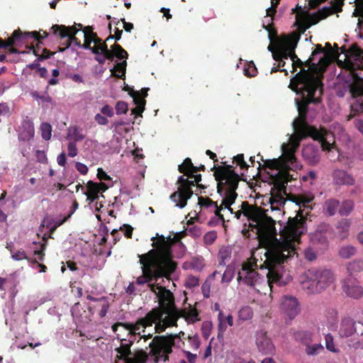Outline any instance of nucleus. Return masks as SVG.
<instances>
[{
	"label": "nucleus",
	"instance_id": "1",
	"mask_svg": "<svg viewBox=\"0 0 363 363\" xmlns=\"http://www.w3.org/2000/svg\"><path fill=\"white\" fill-rule=\"evenodd\" d=\"M293 126L294 135L290 143L282 145V155L273 160H264L262 158L264 162L263 168L278 171L274 176L270 175L273 183L270 191L271 196L269 198L272 211L280 210L286 203L284 196L286 195V185L291 180L288 171L301 168L295 156V152L301 140L311 137L320 142L323 150H330L335 144L332 133L324 128L318 130L314 126L309 125L305 119L297 117L293 122Z\"/></svg>",
	"mask_w": 363,
	"mask_h": 363
},
{
	"label": "nucleus",
	"instance_id": "2",
	"mask_svg": "<svg viewBox=\"0 0 363 363\" xmlns=\"http://www.w3.org/2000/svg\"><path fill=\"white\" fill-rule=\"evenodd\" d=\"M267 212L268 209L243 201L241 209L233 214L237 219H240L242 215L245 216L250 222L251 230H256L260 245L266 250L265 264L269 269V279L271 281H278L279 275L275 272L274 266L280 264L290 252H294V250L289 240H281L277 238L276 221Z\"/></svg>",
	"mask_w": 363,
	"mask_h": 363
},
{
	"label": "nucleus",
	"instance_id": "3",
	"mask_svg": "<svg viewBox=\"0 0 363 363\" xmlns=\"http://www.w3.org/2000/svg\"><path fill=\"white\" fill-rule=\"evenodd\" d=\"M311 56L303 62V67L290 81L289 87L300 94L301 100H296L298 118L306 120L308 105L318 104L322 101L323 84V73L330 64L328 54L321 57L317 62Z\"/></svg>",
	"mask_w": 363,
	"mask_h": 363
},
{
	"label": "nucleus",
	"instance_id": "4",
	"mask_svg": "<svg viewBox=\"0 0 363 363\" xmlns=\"http://www.w3.org/2000/svg\"><path fill=\"white\" fill-rule=\"evenodd\" d=\"M293 201L299 206L297 214L294 218H289L286 225L280 230L281 240H289L294 252H290L286 259L290 256L297 255L296 246L300 243L301 236L306 233V218L303 215V211L307 208L308 211L306 213L307 215L312 210V202L314 196L311 193H303L301 194H290L284 196L285 199Z\"/></svg>",
	"mask_w": 363,
	"mask_h": 363
},
{
	"label": "nucleus",
	"instance_id": "5",
	"mask_svg": "<svg viewBox=\"0 0 363 363\" xmlns=\"http://www.w3.org/2000/svg\"><path fill=\"white\" fill-rule=\"evenodd\" d=\"M149 289L158 298L160 306L153 308L145 317L140 318L144 328L155 324V333H162L160 325L166 326L177 309L173 293L160 284H149Z\"/></svg>",
	"mask_w": 363,
	"mask_h": 363
},
{
	"label": "nucleus",
	"instance_id": "6",
	"mask_svg": "<svg viewBox=\"0 0 363 363\" xmlns=\"http://www.w3.org/2000/svg\"><path fill=\"white\" fill-rule=\"evenodd\" d=\"M160 249L150 250L147 253L139 255V262L142 265V275L136 279L138 285L152 284V281H157L160 278L164 277L171 280V275L177 268V262H171L169 259L160 256ZM154 284H156L155 283Z\"/></svg>",
	"mask_w": 363,
	"mask_h": 363
},
{
	"label": "nucleus",
	"instance_id": "7",
	"mask_svg": "<svg viewBox=\"0 0 363 363\" xmlns=\"http://www.w3.org/2000/svg\"><path fill=\"white\" fill-rule=\"evenodd\" d=\"M214 171L213 176L217 182V191L222 197L220 206L222 211L233 214L231 206L235 203L238 197L236 190L238 187L240 176L235 172V167L230 164L211 168Z\"/></svg>",
	"mask_w": 363,
	"mask_h": 363
},
{
	"label": "nucleus",
	"instance_id": "8",
	"mask_svg": "<svg viewBox=\"0 0 363 363\" xmlns=\"http://www.w3.org/2000/svg\"><path fill=\"white\" fill-rule=\"evenodd\" d=\"M345 67L350 71L353 82L350 91L353 98L360 97L354 104L357 111L363 112V75L358 70H363V50L356 44L352 45L345 53Z\"/></svg>",
	"mask_w": 363,
	"mask_h": 363
},
{
	"label": "nucleus",
	"instance_id": "9",
	"mask_svg": "<svg viewBox=\"0 0 363 363\" xmlns=\"http://www.w3.org/2000/svg\"><path fill=\"white\" fill-rule=\"evenodd\" d=\"M264 256L266 257L264 262L263 264H260L259 265L257 264V262L247 260V262H244L242 265L241 269L238 272V281L239 283L242 282L244 284L247 285L251 287H254L257 284H258L261 279V276L255 270L254 267L255 268L259 267L260 269L265 268L268 269V272L267 274V282L268 285L270 287L271 290L272 289L273 284H277V286H283L285 284V282L282 280L283 277V272L284 271V267L282 264L287 262L289 259L292 257L293 256H290L287 257L284 261H283L280 264H274V270L276 272H277L279 275V280L278 281H271V280L269 279V269L267 267L265 263L267 261V255L266 252L264 253Z\"/></svg>",
	"mask_w": 363,
	"mask_h": 363
},
{
	"label": "nucleus",
	"instance_id": "10",
	"mask_svg": "<svg viewBox=\"0 0 363 363\" xmlns=\"http://www.w3.org/2000/svg\"><path fill=\"white\" fill-rule=\"evenodd\" d=\"M185 333L180 331L177 334H169L167 335H156L149 344L150 354L152 356L160 357L164 362L169 360V354L172 352V347H181L184 345L182 338Z\"/></svg>",
	"mask_w": 363,
	"mask_h": 363
},
{
	"label": "nucleus",
	"instance_id": "11",
	"mask_svg": "<svg viewBox=\"0 0 363 363\" xmlns=\"http://www.w3.org/2000/svg\"><path fill=\"white\" fill-rule=\"evenodd\" d=\"M335 281V275L329 269L308 270L307 279L302 281V288L308 294H318Z\"/></svg>",
	"mask_w": 363,
	"mask_h": 363
},
{
	"label": "nucleus",
	"instance_id": "12",
	"mask_svg": "<svg viewBox=\"0 0 363 363\" xmlns=\"http://www.w3.org/2000/svg\"><path fill=\"white\" fill-rule=\"evenodd\" d=\"M201 181V174H195L194 180H189L184 176H179L177 184L179 185L177 191H174L170 196V199L176 203V206L183 208L186 206L187 201L191 199L194 191L192 187L196 186L201 189H204L206 186L199 182Z\"/></svg>",
	"mask_w": 363,
	"mask_h": 363
},
{
	"label": "nucleus",
	"instance_id": "13",
	"mask_svg": "<svg viewBox=\"0 0 363 363\" xmlns=\"http://www.w3.org/2000/svg\"><path fill=\"white\" fill-rule=\"evenodd\" d=\"M343 0H334L330 1V6H324L316 13H313L308 18L304 16V13L297 14L296 21H301L303 18L305 29L308 28L311 25L318 23L320 21L326 18L329 16L342 11Z\"/></svg>",
	"mask_w": 363,
	"mask_h": 363
},
{
	"label": "nucleus",
	"instance_id": "14",
	"mask_svg": "<svg viewBox=\"0 0 363 363\" xmlns=\"http://www.w3.org/2000/svg\"><path fill=\"white\" fill-rule=\"evenodd\" d=\"M188 235L187 228L181 231L179 233H177L174 238H171V236H168L165 238L164 235H160L158 233L156 235V238H152L151 240L153 242L152 245L154 247L153 250L160 249L161 251L159 252L160 255L162 257H165L167 259H169L171 262H175L173 259L172 247V245L178 242H180V240L184 238Z\"/></svg>",
	"mask_w": 363,
	"mask_h": 363
},
{
	"label": "nucleus",
	"instance_id": "15",
	"mask_svg": "<svg viewBox=\"0 0 363 363\" xmlns=\"http://www.w3.org/2000/svg\"><path fill=\"white\" fill-rule=\"evenodd\" d=\"M83 29L84 26L82 24L76 23L72 26L56 24L50 28V30L55 36L60 39L67 38L66 42L64 43L65 47L59 49L60 52L65 51L72 44L80 45V40L76 37V35L79 30H83Z\"/></svg>",
	"mask_w": 363,
	"mask_h": 363
},
{
	"label": "nucleus",
	"instance_id": "16",
	"mask_svg": "<svg viewBox=\"0 0 363 363\" xmlns=\"http://www.w3.org/2000/svg\"><path fill=\"white\" fill-rule=\"evenodd\" d=\"M199 316L198 310L195 307L192 308L190 304L187 308L183 309L177 308L167 325L164 327L160 325V331L163 333L168 328L177 327V321L180 318H184L189 323H194L200 320Z\"/></svg>",
	"mask_w": 363,
	"mask_h": 363
},
{
	"label": "nucleus",
	"instance_id": "17",
	"mask_svg": "<svg viewBox=\"0 0 363 363\" xmlns=\"http://www.w3.org/2000/svg\"><path fill=\"white\" fill-rule=\"evenodd\" d=\"M32 35L33 36H36V33H23L20 28L15 30L11 36L8 38L5 41H4L0 38V48H4L6 50L7 52L10 54H18L20 53L19 50L16 48L14 46L18 45V43H23L25 41V39Z\"/></svg>",
	"mask_w": 363,
	"mask_h": 363
},
{
	"label": "nucleus",
	"instance_id": "18",
	"mask_svg": "<svg viewBox=\"0 0 363 363\" xmlns=\"http://www.w3.org/2000/svg\"><path fill=\"white\" fill-rule=\"evenodd\" d=\"M342 289L346 295L354 299H359L363 296V288L357 279L352 275H348L341 281Z\"/></svg>",
	"mask_w": 363,
	"mask_h": 363
},
{
	"label": "nucleus",
	"instance_id": "19",
	"mask_svg": "<svg viewBox=\"0 0 363 363\" xmlns=\"http://www.w3.org/2000/svg\"><path fill=\"white\" fill-rule=\"evenodd\" d=\"M256 345L259 352L263 354H272L275 351L272 340L267 336V333L264 330L257 332Z\"/></svg>",
	"mask_w": 363,
	"mask_h": 363
},
{
	"label": "nucleus",
	"instance_id": "20",
	"mask_svg": "<svg viewBox=\"0 0 363 363\" xmlns=\"http://www.w3.org/2000/svg\"><path fill=\"white\" fill-rule=\"evenodd\" d=\"M333 184L339 187L342 186H350L355 184L354 177L344 169H335L332 174Z\"/></svg>",
	"mask_w": 363,
	"mask_h": 363
},
{
	"label": "nucleus",
	"instance_id": "21",
	"mask_svg": "<svg viewBox=\"0 0 363 363\" xmlns=\"http://www.w3.org/2000/svg\"><path fill=\"white\" fill-rule=\"evenodd\" d=\"M281 309L290 319H293L298 313V303L296 298L285 296L281 303Z\"/></svg>",
	"mask_w": 363,
	"mask_h": 363
},
{
	"label": "nucleus",
	"instance_id": "22",
	"mask_svg": "<svg viewBox=\"0 0 363 363\" xmlns=\"http://www.w3.org/2000/svg\"><path fill=\"white\" fill-rule=\"evenodd\" d=\"M18 131L20 140L29 141L33 138L35 133L34 125L28 116L23 118Z\"/></svg>",
	"mask_w": 363,
	"mask_h": 363
},
{
	"label": "nucleus",
	"instance_id": "23",
	"mask_svg": "<svg viewBox=\"0 0 363 363\" xmlns=\"http://www.w3.org/2000/svg\"><path fill=\"white\" fill-rule=\"evenodd\" d=\"M358 333L356 328V322L350 317L342 318L339 334L341 337H349L354 333Z\"/></svg>",
	"mask_w": 363,
	"mask_h": 363
},
{
	"label": "nucleus",
	"instance_id": "24",
	"mask_svg": "<svg viewBox=\"0 0 363 363\" xmlns=\"http://www.w3.org/2000/svg\"><path fill=\"white\" fill-rule=\"evenodd\" d=\"M329 225H322L318 226V229L311 236V240L313 244L320 245L322 247H325L328 245L327 233L330 230Z\"/></svg>",
	"mask_w": 363,
	"mask_h": 363
},
{
	"label": "nucleus",
	"instance_id": "25",
	"mask_svg": "<svg viewBox=\"0 0 363 363\" xmlns=\"http://www.w3.org/2000/svg\"><path fill=\"white\" fill-rule=\"evenodd\" d=\"M198 201L199 205L201 208H213L217 219L222 223H225V220L224 218V215L220 213L222 211V207H218L219 206H218L217 202L213 201L208 197L202 196L199 197Z\"/></svg>",
	"mask_w": 363,
	"mask_h": 363
},
{
	"label": "nucleus",
	"instance_id": "26",
	"mask_svg": "<svg viewBox=\"0 0 363 363\" xmlns=\"http://www.w3.org/2000/svg\"><path fill=\"white\" fill-rule=\"evenodd\" d=\"M106 52V59L113 60L114 57L118 60H126L128 54L119 44L115 43L111 46V49H108Z\"/></svg>",
	"mask_w": 363,
	"mask_h": 363
},
{
	"label": "nucleus",
	"instance_id": "27",
	"mask_svg": "<svg viewBox=\"0 0 363 363\" xmlns=\"http://www.w3.org/2000/svg\"><path fill=\"white\" fill-rule=\"evenodd\" d=\"M119 326H122L127 330L130 331V337L135 335V330H139L141 327L143 328V325L142 324H140V318L136 321L135 323L121 322L116 323L111 327L112 330L113 332H116Z\"/></svg>",
	"mask_w": 363,
	"mask_h": 363
},
{
	"label": "nucleus",
	"instance_id": "28",
	"mask_svg": "<svg viewBox=\"0 0 363 363\" xmlns=\"http://www.w3.org/2000/svg\"><path fill=\"white\" fill-rule=\"evenodd\" d=\"M96 182L93 181H89L86 184L87 191L84 192V194L86 196V200L89 201V203H92L94 201L97 200L99 197V194H100L99 189L97 188Z\"/></svg>",
	"mask_w": 363,
	"mask_h": 363
},
{
	"label": "nucleus",
	"instance_id": "29",
	"mask_svg": "<svg viewBox=\"0 0 363 363\" xmlns=\"http://www.w3.org/2000/svg\"><path fill=\"white\" fill-rule=\"evenodd\" d=\"M121 342V346L116 349V351L119 354L117 357L118 359H125L132 354L130 347L133 344V340L126 342V339H122Z\"/></svg>",
	"mask_w": 363,
	"mask_h": 363
},
{
	"label": "nucleus",
	"instance_id": "30",
	"mask_svg": "<svg viewBox=\"0 0 363 363\" xmlns=\"http://www.w3.org/2000/svg\"><path fill=\"white\" fill-rule=\"evenodd\" d=\"M129 94L133 97L134 103L137 105L135 108L132 109V113L141 114L145 110V100L140 98V93L132 90Z\"/></svg>",
	"mask_w": 363,
	"mask_h": 363
},
{
	"label": "nucleus",
	"instance_id": "31",
	"mask_svg": "<svg viewBox=\"0 0 363 363\" xmlns=\"http://www.w3.org/2000/svg\"><path fill=\"white\" fill-rule=\"evenodd\" d=\"M47 241L48 239L44 236L43 237V242H39L40 245V249L35 250L33 252V254L35 256H36L35 258H30L29 262L32 264H37L39 263L38 261L43 262L45 259V251L46 250L47 247Z\"/></svg>",
	"mask_w": 363,
	"mask_h": 363
},
{
	"label": "nucleus",
	"instance_id": "32",
	"mask_svg": "<svg viewBox=\"0 0 363 363\" xmlns=\"http://www.w3.org/2000/svg\"><path fill=\"white\" fill-rule=\"evenodd\" d=\"M294 338L305 345H310L312 341L313 334L309 331L298 330L296 331L293 334Z\"/></svg>",
	"mask_w": 363,
	"mask_h": 363
},
{
	"label": "nucleus",
	"instance_id": "33",
	"mask_svg": "<svg viewBox=\"0 0 363 363\" xmlns=\"http://www.w3.org/2000/svg\"><path fill=\"white\" fill-rule=\"evenodd\" d=\"M303 156L308 160L311 163L315 164L319 161V156L318 151L315 150L312 146H306L303 147Z\"/></svg>",
	"mask_w": 363,
	"mask_h": 363
},
{
	"label": "nucleus",
	"instance_id": "34",
	"mask_svg": "<svg viewBox=\"0 0 363 363\" xmlns=\"http://www.w3.org/2000/svg\"><path fill=\"white\" fill-rule=\"evenodd\" d=\"M340 207V202L335 199L327 200L324 203V211L330 216H334Z\"/></svg>",
	"mask_w": 363,
	"mask_h": 363
},
{
	"label": "nucleus",
	"instance_id": "35",
	"mask_svg": "<svg viewBox=\"0 0 363 363\" xmlns=\"http://www.w3.org/2000/svg\"><path fill=\"white\" fill-rule=\"evenodd\" d=\"M203 259L194 258L191 261L184 262L182 268L184 270L193 269L199 272L203 269Z\"/></svg>",
	"mask_w": 363,
	"mask_h": 363
},
{
	"label": "nucleus",
	"instance_id": "36",
	"mask_svg": "<svg viewBox=\"0 0 363 363\" xmlns=\"http://www.w3.org/2000/svg\"><path fill=\"white\" fill-rule=\"evenodd\" d=\"M126 66V60L117 63L113 68L111 69V75L118 79H124Z\"/></svg>",
	"mask_w": 363,
	"mask_h": 363
},
{
	"label": "nucleus",
	"instance_id": "37",
	"mask_svg": "<svg viewBox=\"0 0 363 363\" xmlns=\"http://www.w3.org/2000/svg\"><path fill=\"white\" fill-rule=\"evenodd\" d=\"M31 33H36L37 35L33 36L32 35H30L25 39L24 42L20 43L21 44L26 43H27V41L29 38H34L37 41L36 45L35 46L32 45L31 48L33 50V53L38 57V60H39V56H40V53L42 52L41 47H40V45L42 44V42L40 41V33L37 32V31H32Z\"/></svg>",
	"mask_w": 363,
	"mask_h": 363
},
{
	"label": "nucleus",
	"instance_id": "38",
	"mask_svg": "<svg viewBox=\"0 0 363 363\" xmlns=\"http://www.w3.org/2000/svg\"><path fill=\"white\" fill-rule=\"evenodd\" d=\"M85 138L81 129L78 127L70 128L68 130L67 138L73 139L74 143L82 141Z\"/></svg>",
	"mask_w": 363,
	"mask_h": 363
},
{
	"label": "nucleus",
	"instance_id": "39",
	"mask_svg": "<svg viewBox=\"0 0 363 363\" xmlns=\"http://www.w3.org/2000/svg\"><path fill=\"white\" fill-rule=\"evenodd\" d=\"M349 275H352L353 273L359 272L363 270V260L355 259L348 263L347 267Z\"/></svg>",
	"mask_w": 363,
	"mask_h": 363
},
{
	"label": "nucleus",
	"instance_id": "40",
	"mask_svg": "<svg viewBox=\"0 0 363 363\" xmlns=\"http://www.w3.org/2000/svg\"><path fill=\"white\" fill-rule=\"evenodd\" d=\"M188 235L194 238H198L201 235L202 231L199 226L194 225L193 218H190L187 221Z\"/></svg>",
	"mask_w": 363,
	"mask_h": 363
},
{
	"label": "nucleus",
	"instance_id": "41",
	"mask_svg": "<svg viewBox=\"0 0 363 363\" xmlns=\"http://www.w3.org/2000/svg\"><path fill=\"white\" fill-rule=\"evenodd\" d=\"M354 208V202L352 200H345L339 207V213L341 216H348Z\"/></svg>",
	"mask_w": 363,
	"mask_h": 363
},
{
	"label": "nucleus",
	"instance_id": "42",
	"mask_svg": "<svg viewBox=\"0 0 363 363\" xmlns=\"http://www.w3.org/2000/svg\"><path fill=\"white\" fill-rule=\"evenodd\" d=\"M324 315L328 323L330 325H335L337 322V311L334 308H328L325 311Z\"/></svg>",
	"mask_w": 363,
	"mask_h": 363
},
{
	"label": "nucleus",
	"instance_id": "43",
	"mask_svg": "<svg viewBox=\"0 0 363 363\" xmlns=\"http://www.w3.org/2000/svg\"><path fill=\"white\" fill-rule=\"evenodd\" d=\"M350 227V223L348 219L342 218L338 222L337 228L342 238L346 237V234L348 232Z\"/></svg>",
	"mask_w": 363,
	"mask_h": 363
},
{
	"label": "nucleus",
	"instance_id": "44",
	"mask_svg": "<svg viewBox=\"0 0 363 363\" xmlns=\"http://www.w3.org/2000/svg\"><path fill=\"white\" fill-rule=\"evenodd\" d=\"M40 132L42 138L45 140H49L52 135V126L48 123H43L40 125Z\"/></svg>",
	"mask_w": 363,
	"mask_h": 363
},
{
	"label": "nucleus",
	"instance_id": "45",
	"mask_svg": "<svg viewBox=\"0 0 363 363\" xmlns=\"http://www.w3.org/2000/svg\"><path fill=\"white\" fill-rule=\"evenodd\" d=\"M253 311L249 306L242 308L238 312V317L240 320H247L252 318Z\"/></svg>",
	"mask_w": 363,
	"mask_h": 363
},
{
	"label": "nucleus",
	"instance_id": "46",
	"mask_svg": "<svg viewBox=\"0 0 363 363\" xmlns=\"http://www.w3.org/2000/svg\"><path fill=\"white\" fill-rule=\"evenodd\" d=\"M100 306H101V310L99 313V315L100 318H103L106 315L109 309V307H110L107 297H106V296L100 297Z\"/></svg>",
	"mask_w": 363,
	"mask_h": 363
},
{
	"label": "nucleus",
	"instance_id": "47",
	"mask_svg": "<svg viewBox=\"0 0 363 363\" xmlns=\"http://www.w3.org/2000/svg\"><path fill=\"white\" fill-rule=\"evenodd\" d=\"M298 40V37L296 35H293L291 37H288L285 40L284 47L285 48L289 50L290 52H293L295 50L297 43Z\"/></svg>",
	"mask_w": 363,
	"mask_h": 363
},
{
	"label": "nucleus",
	"instance_id": "48",
	"mask_svg": "<svg viewBox=\"0 0 363 363\" xmlns=\"http://www.w3.org/2000/svg\"><path fill=\"white\" fill-rule=\"evenodd\" d=\"M218 337L223 336V333L227 329V323L224 319L223 312L220 311L218 315Z\"/></svg>",
	"mask_w": 363,
	"mask_h": 363
},
{
	"label": "nucleus",
	"instance_id": "49",
	"mask_svg": "<svg viewBox=\"0 0 363 363\" xmlns=\"http://www.w3.org/2000/svg\"><path fill=\"white\" fill-rule=\"evenodd\" d=\"M194 165L191 162V160L189 157H186L184 162L179 165L178 170L180 173L186 174L189 170H194Z\"/></svg>",
	"mask_w": 363,
	"mask_h": 363
},
{
	"label": "nucleus",
	"instance_id": "50",
	"mask_svg": "<svg viewBox=\"0 0 363 363\" xmlns=\"http://www.w3.org/2000/svg\"><path fill=\"white\" fill-rule=\"evenodd\" d=\"M356 250L352 246H344L339 251V255L344 259H349L355 254Z\"/></svg>",
	"mask_w": 363,
	"mask_h": 363
},
{
	"label": "nucleus",
	"instance_id": "51",
	"mask_svg": "<svg viewBox=\"0 0 363 363\" xmlns=\"http://www.w3.org/2000/svg\"><path fill=\"white\" fill-rule=\"evenodd\" d=\"M78 207H79V203L77 202V200H74L72 203V206L70 209V213L67 216H65L63 219H62L60 220H57L55 223V228L59 227L60 225L65 223L72 216V215L75 212V211L78 208Z\"/></svg>",
	"mask_w": 363,
	"mask_h": 363
},
{
	"label": "nucleus",
	"instance_id": "52",
	"mask_svg": "<svg viewBox=\"0 0 363 363\" xmlns=\"http://www.w3.org/2000/svg\"><path fill=\"white\" fill-rule=\"evenodd\" d=\"M306 346V352L308 355H316L323 350V347L320 344L308 345Z\"/></svg>",
	"mask_w": 363,
	"mask_h": 363
},
{
	"label": "nucleus",
	"instance_id": "53",
	"mask_svg": "<svg viewBox=\"0 0 363 363\" xmlns=\"http://www.w3.org/2000/svg\"><path fill=\"white\" fill-rule=\"evenodd\" d=\"M108 45L106 43H103L102 44L94 45L91 47V52L96 55L102 54L105 57H106V50H108Z\"/></svg>",
	"mask_w": 363,
	"mask_h": 363
},
{
	"label": "nucleus",
	"instance_id": "54",
	"mask_svg": "<svg viewBox=\"0 0 363 363\" xmlns=\"http://www.w3.org/2000/svg\"><path fill=\"white\" fill-rule=\"evenodd\" d=\"M234 274H235V270H234L233 267H232L230 266H228L222 275V280H221L222 282L223 283L230 282L232 280V279L234 276Z\"/></svg>",
	"mask_w": 363,
	"mask_h": 363
},
{
	"label": "nucleus",
	"instance_id": "55",
	"mask_svg": "<svg viewBox=\"0 0 363 363\" xmlns=\"http://www.w3.org/2000/svg\"><path fill=\"white\" fill-rule=\"evenodd\" d=\"M233 162L236 163V164L239 166L241 169H247L249 167V165L244 160L243 154H238L236 156H235L233 157Z\"/></svg>",
	"mask_w": 363,
	"mask_h": 363
},
{
	"label": "nucleus",
	"instance_id": "56",
	"mask_svg": "<svg viewBox=\"0 0 363 363\" xmlns=\"http://www.w3.org/2000/svg\"><path fill=\"white\" fill-rule=\"evenodd\" d=\"M31 96L35 99H39L42 102H45V103H52V99L51 96H50L47 93H45L43 94H40L39 92H38L37 91H33L31 93Z\"/></svg>",
	"mask_w": 363,
	"mask_h": 363
},
{
	"label": "nucleus",
	"instance_id": "57",
	"mask_svg": "<svg viewBox=\"0 0 363 363\" xmlns=\"http://www.w3.org/2000/svg\"><path fill=\"white\" fill-rule=\"evenodd\" d=\"M245 74L247 77H255L257 74V69L253 62H250L247 64V66L244 69Z\"/></svg>",
	"mask_w": 363,
	"mask_h": 363
},
{
	"label": "nucleus",
	"instance_id": "58",
	"mask_svg": "<svg viewBox=\"0 0 363 363\" xmlns=\"http://www.w3.org/2000/svg\"><path fill=\"white\" fill-rule=\"evenodd\" d=\"M199 279L197 277L194 275H189L185 281V286L187 288H194L199 285Z\"/></svg>",
	"mask_w": 363,
	"mask_h": 363
},
{
	"label": "nucleus",
	"instance_id": "59",
	"mask_svg": "<svg viewBox=\"0 0 363 363\" xmlns=\"http://www.w3.org/2000/svg\"><path fill=\"white\" fill-rule=\"evenodd\" d=\"M212 324L211 322H203L201 326V333L205 339H208L211 335Z\"/></svg>",
	"mask_w": 363,
	"mask_h": 363
},
{
	"label": "nucleus",
	"instance_id": "60",
	"mask_svg": "<svg viewBox=\"0 0 363 363\" xmlns=\"http://www.w3.org/2000/svg\"><path fill=\"white\" fill-rule=\"evenodd\" d=\"M217 238V234L215 231H210L203 236V242L206 245H212Z\"/></svg>",
	"mask_w": 363,
	"mask_h": 363
},
{
	"label": "nucleus",
	"instance_id": "61",
	"mask_svg": "<svg viewBox=\"0 0 363 363\" xmlns=\"http://www.w3.org/2000/svg\"><path fill=\"white\" fill-rule=\"evenodd\" d=\"M325 347L326 348L331 352H335V347L333 342V337L331 334H326L325 336Z\"/></svg>",
	"mask_w": 363,
	"mask_h": 363
},
{
	"label": "nucleus",
	"instance_id": "62",
	"mask_svg": "<svg viewBox=\"0 0 363 363\" xmlns=\"http://www.w3.org/2000/svg\"><path fill=\"white\" fill-rule=\"evenodd\" d=\"M128 104L125 101H118L116 105V111L118 115L126 113L128 111Z\"/></svg>",
	"mask_w": 363,
	"mask_h": 363
},
{
	"label": "nucleus",
	"instance_id": "63",
	"mask_svg": "<svg viewBox=\"0 0 363 363\" xmlns=\"http://www.w3.org/2000/svg\"><path fill=\"white\" fill-rule=\"evenodd\" d=\"M188 340L193 350H198L200 346V340L197 335L188 336Z\"/></svg>",
	"mask_w": 363,
	"mask_h": 363
},
{
	"label": "nucleus",
	"instance_id": "64",
	"mask_svg": "<svg viewBox=\"0 0 363 363\" xmlns=\"http://www.w3.org/2000/svg\"><path fill=\"white\" fill-rule=\"evenodd\" d=\"M11 257L16 261H20L23 259L30 261V258L27 256L25 251L23 250H18L15 253L12 254Z\"/></svg>",
	"mask_w": 363,
	"mask_h": 363
}]
</instances>
